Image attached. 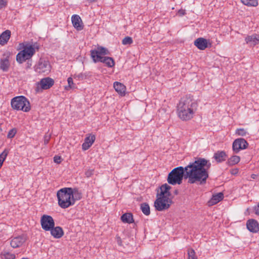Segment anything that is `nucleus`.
<instances>
[{
	"instance_id": "aec40b11",
	"label": "nucleus",
	"mask_w": 259,
	"mask_h": 259,
	"mask_svg": "<svg viewBox=\"0 0 259 259\" xmlns=\"http://www.w3.org/2000/svg\"><path fill=\"white\" fill-rule=\"evenodd\" d=\"M224 198V195L223 193L220 192L216 194H214L212 196L210 200L208 202V205L209 206H212L214 204H216L222 200H223Z\"/></svg>"
},
{
	"instance_id": "79ce46f5",
	"label": "nucleus",
	"mask_w": 259,
	"mask_h": 259,
	"mask_svg": "<svg viewBox=\"0 0 259 259\" xmlns=\"http://www.w3.org/2000/svg\"><path fill=\"white\" fill-rule=\"evenodd\" d=\"M178 13L180 16H183L186 14L185 10L183 9L179 10Z\"/></svg>"
},
{
	"instance_id": "c03bdc74",
	"label": "nucleus",
	"mask_w": 259,
	"mask_h": 259,
	"mask_svg": "<svg viewBox=\"0 0 259 259\" xmlns=\"http://www.w3.org/2000/svg\"><path fill=\"white\" fill-rule=\"evenodd\" d=\"M116 241H117V244L119 245H120V246L122 245V240H121V239L119 237H116Z\"/></svg>"
},
{
	"instance_id": "de8ad7c7",
	"label": "nucleus",
	"mask_w": 259,
	"mask_h": 259,
	"mask_svg": "<svg viewBox=\"0 0 259 259\" xmlns=\"http://www.w3.org/2000/svg\"><path fill=\"white\" fill-rule=\"evenodd\" d=\"M22 259H28L27 258H22Z\"/></svg>"
},
{
	"instance_id": "58836bf2",
	"label": "nucleus",
	"mask_w": 259,
	"mask_h": 259,
	"mask_svg": "<svg viewBox=\"0 0 259 259\" xmlns=\"http://www.w3.org/2000/svg\"><path fill=\"white\" fill-rule=\"evenodd\" d=\"M54 161L56 163H60L61 162V157L59 156H55L54 157Z\"/></svg>"
},
{
	"instance_id": "dca6fc26",
	"label": "nucleus",
	"mask_w": 259,
	"mask_h": 259,
	"mask_svg": "<svg viewBox=\"0 0 259 259\" xmlns=\"http://www.w3.org/2000/svg\"><path fill=\"white\" fill-rule=\"evenodd\" d=\"M171 189V187L167 184L162 185L160 187V192L158 193L157 196L171 197V193L169 191Z\"/></svg>"
},
{
	"instance_id": "c9c22d12",
	"label": "nucleus",
	"mask_w": 259,
	"mask_h": 259,
	"mask_svg": "<svg viewBox=\"0 0 259 259\" xmlns=\"http://www.w3.org/2000/svg\"><path fill=\"white\" fill-rule=\"evenodd\" d=\"M67 81L68 85L65 87V89L66 90H69V89H72L74 87L73 79L71 77H68L67 79Z\"/></svg>"
},
{
	"instance_id": "49530a36",
	"label": "nucleus",
	"mask_w": 259,
	"mask_h": 259,
	"mask_svg": "<svg viewBox=\"0 0 259 259\" xmlns=\"http://www.w3.org/2000/svg\"><path fill=\"white\" fill-rule=\"evenodd\" d=\"M87 1L90 3H92V2H94L96 1L97 0H87Z\"/></svg>"
},
{
	"instance_id": "bb28decb",
	"label": "nucleus",
	"mask_w": 259,
	"mask_h": 259,
	"mask_svg": "<svg viewBox=\"0 0 259 259\" xmlns=\"http://www.w3.org/2000/svg\"><path fill=\"white\" fill-rule=\"evenodd\" d=\"M240 160L239 156L237 155L232 156L228 160V164L230 165H233L238 163Z\"/></svg>"
},
{
	"instance_id": "a18cd8bd",
	"label": "nucleus",
	"mask_w": 259,
	"mask_h": 259,
	"mask_svg": "<svg viewBox=\"0 0 259 259\" xmlns=\"http://www.w3.org/2000/svg\"><path fill=\"white\" fill-rule=\"evenodd\" d=\"M237 172H238V170L237 169H235L232 170L231 171V173H232V174L234 175V174H237Z\"/></svg>"
},
{
	"instance_id": "20e7f679",
	"label": "nucleus",
	"mask_w": 259,
	"mask_h": 259,
	"mask_svg": "<svg viewBox=\"0 0 259 259\" xmlns=\"http://www.w3.org/2000/svg\"><path fill=\"white\" fill-rule=\"evenodd\" d=\"M12 108L16 110L29 112L31 106L28 100L24 96H20L13 98L11 102Z\"/></svg>"
},
{
	"instance_id": "a878e982",
	"label": "nucleus",
	"mask_w": 259,
	"mask_h": 259,
	"mask_svg": "<svg viewBox=\"0 0 259 259\" xmlns=\"http://www.w3.org/2000/svg\"><path fill=\"white\" fill-rule=\"evenodd\" d=\"M121 220L123 223H132L133 222V215L131 213H125L121 217Z\"/></svg>"
},
{
	"instance_id": "6e6552de",
	"label": "nucleus",
	"mask_w": 259,
	"mask_h": 259,
	"mask_svg": "<svg viewBox=\"0 0 259 259\" xmlns=\"http://www.w3.org/2000/svg\"><path fill=\"white\" fill-rule=\"evenodd\" d=\"M54 83V80L50 77H45L36 83L35 91L36 93L41 92L42 90L50 89Z\"/></svg>"
},
{
	"instance_id": "f03ea898",
	"label": "nucleus",
	"mask_w": 259,
	"mask_h": 259,
	"mask_svg": "<svg viewBox=\"0 0 259 259\" xmlns=\"http://www.w3.org/2000/svg\"><path fill=\"white\" fill-rule=\"evenodd\" d=\"M57 196L58 205L62 208H67L80 200L81 194L76 189L64 188L57 192Z\"/></svg>"
},
{
	"instance_id": "9b49d317",
	"label": "nucleus",
	"mask_w": 259,
	"mask_h": 259,
	"mask_svg": "<svg viewBox=\"0 0 259 259\" xmlns=\"http://www.w3.org/2000/svg\"><path fill=\"white\" fill-rule=\"evenodd\" d=\"M245 41L249 46L254 47L259 44V34H253L247 35L245 38Z\"/></svg>"
},
{
	"instance_id": "412c9836",
	"label": "nucleus",
	"mask_w": 259,
	"mask_h": 259,
	"mask_svg": "<svg viewBox=\"0 0 259 259\" xmlns=\"http://www.w3.org/2000/svg\"><path fill=\"white\" fill-rule=\"evenodd\" d=\"M11 31L9 30L3 32L0 35V44L4 45L10 39Z\"/></svg>"
},
{
	"instance_id": "5701e85b",
	"label": "nucleus",
	"mask_w": 259,
	"mask_h": 259,
	"mask_svg": "<svg viewBox=\"0 0 259 259\" xmlns=\"http://www.w3.org/2000/svg\"><path fill=\"white\" fill-rule=\"evenodd\" d=\"M91 57L95 63L97 62H101L104 57L100 53L98 52L96 49L91 51Z\"/></svg>"
},
{
	"instance_id": "6ab92c4d",
	"label": "nucleus",
	"mask_w": 259,
	"mask_h": 259,
	"mask_svg": "<svg viewBox=\"0 0 259 259\" xmlns=\"http://www.w3.org/2000/svg\"><path fill=\"white\" fill-rule=\"evenodd\" d=\"M49 231L51 232V235L55 238H60L64 235V232L62 228L60 227L57 226L55 227V226L51 229Z\"/></svg>"
},
{
	"instance_id": "ddd939ff",
	"label": "nucleus",
	"mask_w": 259,
	"mask_h": 259,
	"mask_svg": "<svg viewBox=\"0 0 259 259\" xmlns=\"http://www.w3.org/2000/svg\"><path fill=\"white\" fill-rule=\"evenodd\" d=\"M73 26L78 31L83 29V25L80 17L77 15H73L71 17Z\"/></svg>"
},
{
	"instance_id": "c756f323",
	"label": "nucleus",
	"mask_w": 259,
	"mask_h": 259,
	"mask_svg": "<svg viewBox=\"0 0 259 259\" xmlns=\"http://www.w3.org/2000/svg\"><path fill=\"white\" fill-rule=\"evenodd\" d=\"M9 151L5 149L1 154H0V168L2 167L3 162L6 158Z\"/></svg>"
},
{
	"instance_id": "9d476101",
	"label": "nucleus",
	"mask_w": 259,
	"mask_h": 259,
	"mask_svg": "<svg viewBox=\"0 0 259 259\" xmlns=\"http://www.w3.org/2000/svg\"><path fill=\"white\" fill-rule=\"evenodd\" d=\"M248 146V144L245 139L238 138L233 142L232 148L234 152L237 153L240 150L246 149Z\"/></svg>"
},
{
	"instance_id": "ea45409f",
	"label": "nucleus",
	"mask_w": 259,
	"mask_h": 259,
	"mask_svg": "<svg viewBox=\"0 0 259 259\" xmlns=\"http://www.w3.org/2000/svg\"><path fill=\"white\" fill-rule=\"evenodd\" d=\"M253 209L255 214L259 215V203L253 207Z\"/></svg>"
},
{
	"instance_id": "4468645a",
	"label": "nucleus",
	"mask_w": 259,
	"mask_h": 259,
	"mask_svg": "<svg viewBox=\"0 0 259 259\" xmlns=\"http://www.w3.org/2000/svg\"><path fill=\"white\" fill-rule=\"evenodd\" d=\"M246 226L248 230L253 233H256L259 230L258 223L254 219H250L247 221Z\"/></svg>"
},
{
	"instance_id": "37998d69",
	"label": "nucleus",
	"mask_w": 259,
	"mask_h": 259,
	"mask_svg": "<svg viewBox=\"0 0 259 259\" xmlns=\"http://www.w3.org/2000/svg\"><path fill=\"white\" fill-rule=\"evenodd\" d=\"M50 136H45L44 137V142L45 144H47L50 140Z\"/></svg>"
},
{
	"instance_id": "f704fd0d",
	"label": "nucleus",
	"mask_w": 259,
	"mask_h": 259,
	"mask_svg": "<svg viewBox=\"0 0 259 259\" xmlns=\"http://www.w3.org/2000/svg\"><path fill=\"white\" fill-rule=\"evenodd\" d=\"M96 50L102 55L109 54L108 50L106 48L102 47H98Z\"/></svg>"
},
{
	"instance_id": "393cba45",
	"label": "nucleus",
	"mask_w": 259,
	"mask_h": 259,
	"mask_svg": "<svg viewBox=\"0 0 259 259\" xmlns=\"http://www.w3.org/2000/svg\"><path fill=\"white\" fill-rule=\"evenodd\" d=\"M10 66V63L8 58L1 59L0 62V68L4 71H7Z\"/></svg>"
},
{
	"instance_id": "a211bd4d",
	"label": "nucleus",
	"mask_w": 259,
	"mask_h": 259,
	"mask_svg": "<svg viewBox=\"0 0 259 259\" xmlns=\"http://www.w3.org/2000/svg\"><path fill=\"white\" fill-rule=\"evenodd\" d=\"M113 87L115 91L119 94L121 96H124L125 95L126 87L125 86L118 81H116L113 84Z\"/></svg>"
},
{
	"instance_id": "f8f14e48",
	"label": "nucleus",
	"mask_w": 259,
	"mask_h": 259,
	"mask_svg": "<svg viewBox=\"0 0 259 259\" xmlns=\"http://www.w3.org/2000/svg\"><path fill=\"white\" fill-rule=\"evenodd\" d=\"M26 241L24 236H18L12 238L10 244L13 248L20 247Z\"/></svg>"
},
{
	"instance_id": "473e14b6",
	"label": "nucleus",
	"mask_w": 259,
	"mask_h": 259,
	"mask_svg": "<svg viewBox=\"0 0 259 259\" xmlns=\"http://www.w3.org/2000/svg\"><path fill=\"white\" fill-rule=\"evenodd\" d=\"M188 259H197V257L195 255L194 250L193 249H190L188 250Z\"/></svg>"
},
{
	"instance_id": "a19ab883",
	"label": "nucleus",
	"mask_w": 259,
	"mask_h": 259,
	"mask_svg": "<svg viewBox=\"0 0 259 259\" xmlns=\"http://www.w3.org/2000/svg\"><path fill=\"white\" fill-rule=\"evenodd\" d=\"M93 174V171L92 170H88L85 173V175L87 177H91Z\"/></svg>"
},
{
	"instance_id": "72a5a7b5",
	"label": "nucleus",
	"mask_w": 259,
	"mask_h": 259,
	"mask_svg": "<svg viewBox=\"0 0 259 259\" xmlns=\"http://www.w3.org/2000/svg\"><path fill=\"white\" fill-rule=\"evenodd\" d=\"M133 42V41L132 37L130 36L124 37L122 40V43L123 45H130L132 44Z\"/></svg>"
},
{
	"instance_id": "b1692460",
	"label": "nucleus",
	"mask_w": 259,
	"mask_h": 259,
	"mask_svg": "<svg viewBox=\"0 0 259 259\" xmlns=\"http://www.w3.org/2000/svg\"><path fill=\"white\" fill-rule=\"evenodd\" d=\"M101 62L105 63L108 67H112L115 65L113 58L109 57H104Z\"/></svg>"
},
{
	"instance_id": "4c0bfd02",
	"label": "nucleus",
	"mask_w": 259,
	"mask_h": 259,
	"mask_svg": "<svg viewBox=\"0 0 259 259\" xmlns=\"http://www.w3.org/2000/svg\"><path fill=\"white\" fill-rule=\"evenodd\" d=\"M7 0H0V9L6 8L7 6Z\"/></svg>"
},
{
	"instance_id": "c85d7f7f",
	"label": "nucleus",
	"mask_w": 259,
	"mask_h": 259,
	"mask_svg": "<svg viewBox=\"0 0 259 259\" xmlns=\"http://www.w3.org/2000/svg\"><path fill=\"white\" fill-rule=\"evenodd\" d=\"M245 5L251 7H255L258 5L257 0H241Z\"/></svg>"
},
{
	"instance_id": "f257e3e1",
	"label": "nucleus",
	"mask_w": 259,
	"mask_h": 259,
	"mask_svg": "<svg viewBox=\"0 0 259 259\" xmlns=\"http://www.w3.org/2000/svg\"><path fill=\"white\" fill-rule=\"evenodd\" d=\"M210 166L209 161L199 158L185 168L179 166L173 169L168 175L167 182L172 185H180L184 176L188 179V182L190 184L196 182L204 184L208 177V170Z\"/></svg>"
},
{
	"instance_id": "e433bc0d",
	"label": "nucleus",
	"mask_w": 259,
	"mask_h": 259,
	"mask_svg": "<svg viewBox=\"0 0 259 259\" xmlns=\"http://www.w3.org/2000/svg\"><path fill=\"white\" fill-rule=\"evenodd\" d=\"M17 130L15 128L11 129L7 135V138L9 139L13 138L16 135Z\"/></svg>"
},
{
	"instance_id": "2eb2a0df",
	"label": "nucleus",
	"mask_w": 259,
	"mask_h": 259,
	"mask_svg": "<svg viewBox=\"0 0 259 259\" xmlns=\"http://www.w3.org/2000/svg\"><path fill=\"white\" fill-rule=\"evenodd\" d=\"M96 137L94 135H90L84 139V142L82 145V149L83 150H87L89 149L94 143Z\"/></svg>"
},
{
	"instance_id": "423d86ee",
	"label": "nucleus",
	"mask_w": 259,
	"mask_h": 259,
	"mask_svg": "<svg viewBox=\"0 0 259 259\" xmlns=\"http://www.w3.org/2000/svg\"><path fill=\"white\" fill-rule=\"evenodd\" d=\"M171 197L157 196L154 202L155 209L158 211H162L168 209L172 204Z\"/></svg>"
},
{
	"instance_id": "39448f33",
	"label": "nucleus",
	"mask_w": 259,
	"mask_h": 259,
	"mask_svg": "<svg viewBox=\"0 0 259 259\" xmlns=\"http://www.w3.org/2000/svg\"><path fill=\"white\" fill-rule=\"evenodd\" d=\"M35 50L31 45H26L23 50L20 51L16 56V60L19 63H22L26 60L30 59L34 54Z\"/></svg>"
},
{
	"instance_id": "0eeeda50",
	"label": "nucleus",
	"mask_w": 259,
	"mask_h": 259,
	"mask_svg": "<svg viewBox=\"0 0 259 259\" xmlns=\"http://www.w3.org/2000/svg\"><path fill=\"white\" fill-rule=\"evenodd\" d=\"M35 72L39 74H48L51 69L50 62L44 59H40L34 67Z\"/></svg>"
},
{
	"instance_id": "1a4fd4ad",
	"label": "nucleus",
	"mask_w": 259,
	"mask_h": 259,
	"mask_svg": "<svg viewBox=\"0 0 259 259\" xmlns=\"http://www.w3.org/2000/svg\"><path fill=\"white\" fill-rule=\"evenodd\" d=\"M40 224L45 231H49L55 226V222L51 215L44 214L40 219Z\"/></svg>"
},
{
	"instance_id": "cd10ccee",
	"label": "nucleus",
	"mask_w": 259,
	"mask_h": 259,
	"mask_svg": "<svg viewBox=\"0 0 259 259\" xmlns=\"http://www.w3.org/2000/svg\"><path fill=\"white\" fill-rule=\"evenodd\" d=\"M141 209L143 213L146 215H148L150 213V206L146 203H142L141 204Z\"/></svg>"
},
{
	"instance_id": "4be33fe9",
	"label": "nucleus",
	"mask_w": 259,
	"mask_h": 259,
	"mask_svg": "<svg viewBox=\"0 0 259 259\" xmlns=\"http://www.w3.org/2000/svg\"><path fill=\"white\" fill-rule=\"evenodd\" d=\"M213 158L218 162H221L226 160L227 155L224 151H218L214 153Z\"/></svg>"
},
{
	"instance_id": "2f4dec72",
	"label": "nucleus",
	"mask_w": 259,
	"mask_h": 259,
	"mask_svg": "<svg viewBox=\"0 0 259 259\" xmlns=\"http://www.w3.org/2000/svg\"><path fill=\"white\" fill-rule=\"evenodd\" d=\"M1 256L2 258L5 259H15V255L13 253H11L9 252H5L1 254Z\"/></svg>"
},
{
	"instance_id": "7c9ffc66",
	"label": "nucleus",
	"mask_w": 259,
	"mask_h": 259,
	"mask_svg": "<svg viewBox=\"0 0 259 259\" xmlns=\"http://www.w3.org/2000/svg\"><path fill=\"white\" fill-rule=\"evenodd\" d=\"M235 134L239 136H245L248 134V133L246 130L243 128H240L236 129Z\"/></svg>"
},
{
	"instance_id": "f3484780",
	"label": "nucleus",
	"mask_w": 259,
	"mask_h": 259,
	"mask_svg": "<svg viewBox=\"0 0 259 259\" xmlns=\"http://www.w3.org/2000/svg\"><path fill=\"white\" fill-rule=\"evenodd\" d=\"M194 45L199 50H204L207 48L208 42L206 39L200 37L195 40Z\"/></svg>"
},
{
	"instance_id": "7ed1b4c3",
	"label": "nucleus",
	"mask_w": 259,
	"mask_h": 259,
	"mask_svg": "<svg viewBox=\"0 0 259 259\" xmlns=\"http://www.w3.org/2000/svg\"><path fill=\"white\" fill-rule=\"evenodd\" d=\"M197 110V104L188 98H183L177 105V114L184 121L192 119Z\"/></svg>"
}]
</instances>
